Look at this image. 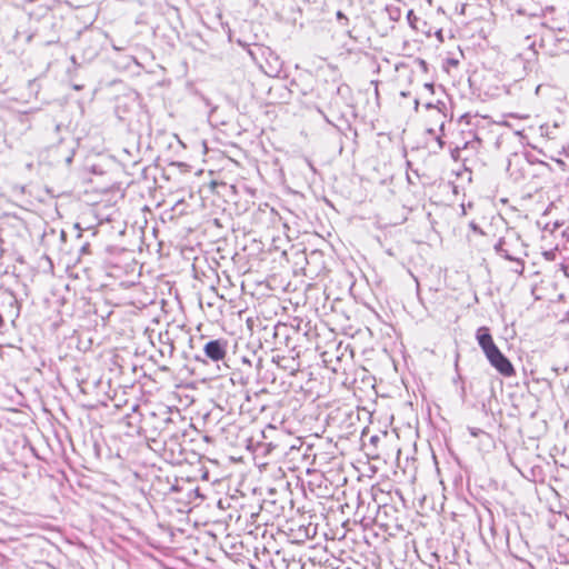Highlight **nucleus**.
Returning a JSON list of instances; mask_svg holds the SVG:
<instances>
[{"instance_id": "obj_1", "label": "nucleus", "mask_w": 569, "mask_h": 569, "mask_svg": "<svg viewBox=\"0 0 569 569\" xmlns=\"http://www.w3.org/2000/svg\"><path fill=\"white\" fill-rule=\"evenodd\" d=\"M476 338L488 361L499 373L505 377H511L516 373L510 360L499 350V348L493 342L490 330L487 327H480L477 330Z\"/></svg>"}, {"instance_id": "obj_2", "label": "nucleus", "mask_w": 569, "mask_h": 569, "mask_svg": "<svg viewBox=\"0 0 569 569\" xmlns=\"http://www.w3.org/2000/svg\"><path fill=\"white\" fill-rule=\"evenodd\" d=\"M495 251L506 260L516 262L517 266L515 271L522 273L523 261L521 260V254L523 253V250L521 240L518 236L511 234L500 238L495 244Z\"/></svg>"}, {"instance_id": "obj_3", "label": "nucleus", "mask_w": 569, "mask_h": 569, "mask_svg": "<svg viewBox=\"0 0 569 569\" xmlns=\"http://www.w3.org/2000/svg\"><path fill=\"white\" fill-rule=\"evenodd\" d=\"M274 435L277 436L276 439L266 443L268 446V450L269 451L278 449L281 453H287V449L288 448H290V449H295L296 448L295 445L288 446L286 443V440L289 439L290 436L284 433L282 430H279L274 426L269 425L262 431V437L266 440L269 439V438H274Z\"/></svg>"}, {"instance_id": "obj_4", "label": "nucleus", "mask_w": 569, "mask_h": 569, "mask_svg": "<svg viewBox=\"0 0 569 569\" xmlns=\"http://www.w3.org/2000/svg\"><path fill=\"white\" fill-rule=\"evenodd\" d=\"M228 341L224 339L209 340L204 347V356L211 361L223 360L227 356Z\"/></svg>"}, {"instance_id": "obj_5", "label": "nucleus", "mask_w": 569, "mask_h": 569, "mask_svg": "<svg viewBox=\"0 0 569 569\" xmlns=\"http://www.w3.org/2000/svg\"><path fill=\"white\" fill-rule=\"evenodd\" d=\"M297 333L296 329L287 323H277L273 327V339L276 346H284L287 348H293L291 346V335Z\"/></svg>"}, {"instance_id": "obj_6", "label": "nucleus", "mask_w": 569, "mask_h": 569, "mask_svg": "<svg viewBox=\"0 0 569 569\" xmlns=\"http://www.w3.org/2000/svg\"><path fill=\"white\" fill-rule=\"evenodd\" d=\"M159 353L161 357H168L171 358L174 352V346L173 342L169 336V332H160L159 333Z\"/></svg>"}, {"instance_id": "obj_7", "label": "nucleus", "mask_w": 569, "mask_h": 569, "mask_svg": "<svg viewBox=\"0 0 569 569\" xmlns=\"http://www.w3.org/2000/svg\"><path fill=\"white\" fill-rule=\"evenodd\" d=\"M426 108L435 111V117L440 118V120H441L440 121V130L442 131L445 128V119H446V114L442 111V109L446 108L445 103L441 101H438L437 104L429 102L426 104Z\"/></svg>"}, {"instance_id": "obj_8", "label": "nucleus", "mask_w": 569, "mask_h": 569, "mask_svg": "<svg viewBox=\"0 0 569 569\" xmlns=\"http://www.w3.org/2000/svg\"><path fill=\"white\" fill-rule=\"evenodd\" d=\"M8 295H9V302L8 303H9L10 307H14L16 308V310H17L16 311V317H18L19 316V311H20L19 301H18L17 297L13 295L12 291H9Z\"/></svg>"}, {"instance_id": "obj_9", "label": "nucleus", "mask_w": 569, "mask_h": 569, "mask_svg": "<svg viewBox=\"0 0 569 569\" xmlns=\"http://www.w3.org/2000/svg\"><path fill=\"white\" fill-rule=\"evenodd\" d=\"M336 18L340 26H342V27L348 26L349 19L346 17V14L342 11L338 10L336 13Z\"/></svg>"}, {"instance_id": "obj_10", "label": "nucleus", "mask_w": 569, "mask_h": 569, "mask_svg": "<svg viewBox=\"0 0 569 569\" xmlns=\"http://www.w3.org/2000/svg\"><path fill=\"white\" fill-rule=\"evenodd\" d=\"M489 530H490V533H491L493 540L496 541V539L498 538V531H497V527H496L493 520L491 521Z\"/></svg>"}, {"instance_id": "obj_11", "label": "nucleus", "mask_w": 569, "mask_h": 569, "mask_svg": "<svg viewBox=\"0 0 569 569\" xmlns=\"http://www.w3.org/2000/svg\"><path fill=\"white\" fill-rule=\"evenodd\" d=\"M139 422V417L137 415H130L129 416V425H137Z\"/></svg>"}, {"instance_id": "obj_12", "label": "nucleus", "mask_w": 569, "mask_h": 569, "mask_svg": "<svg viewBox=\"0 0 569 569\" xmlns=\"http://www.w3.org/2000/svg\"><path fill=\"white\" fill-rule=\"evenodd\" d=\"M272 360H273V362H276L279 367H282L283 365L281 363V361H282V360H286V359H284L283 357H282V358H280L279 356H277V357H273V359H272ZM284 366H290V365H289V362H286V365H284Z\"/></svg>"}, {"instance_id": "obj_13", "label": "nucleus", "mask_w": 569, "mask_h": 569, "mask_svg": "<svg viewBox=\"0 0 569 569\" xmlns=\"http://www.w3.org/2000/svg\"><path fill=\"white\" fill-rule=\"evenodd\" d=\"M469 431H470V433H471L473 437H477V436H479L480 433H482V432H483L481 429H478V428H469Z\"/></svg>"}, {"instance_id": "obj_14", "label": "nucleus", "mask_w": 569, "mask_h": 569, "mask_svg": "<svg viewBox=\"0 0 569 569\" xmlns=\"http://www.w3.org/2000/svg\"><path fill=\"white\" fill-rule=\"evenodd\" d=\"M283 369L290 370L293 373L297 369L293 366H282Z\"/></svg>"}, {"instance_id": "obj_15", "label": "nucleus", "mask_w": 569, "mask_h": 569, "mask_svg": "<svg viewBox=\"0 0 569 569\" xmlns=\"http://www.w3.org/2000/svg\"><path fill=\"white\" fill-rule=\"evenodd\" d=\"M425 87L429 89L430 91H433V84L432 83H426Z\"/></svg>"}, {"instance_id": "obj_16", "label": "nucleus", "mask_w": 569, "mask_h": 569, "mask_svg": "<svg viewBox=\"0 0 569 569\" xmlns=\"http://www.w3.org/2000/svg\"><path fill=\"white\" fill-rule=\"evenodd\" d=\"M506 537H505V542L508 543V531L507 529L505 528L503 529V532H502Z\"/></svg>"}, {"instance_id": "obj_17", "label": "nucleus", "mask_w": 569, "mask_h": 569, "mask_svg": "<svg viewBox=\"0 0 569 569\" xmlns=\"http://www.w3.org/2000/svg\"><path fill=\"white\" fill-rule=\"evenodd\" d=\"M562 234H563V236H566V237H568V239H569V228H567L566 230H563V231H562Z\"/></svg>"}, {"instance_id": "obj_18", "label": "nucleus", "mask_w": 569, "mask_h": 569, "mask_svg": "<svg viewBox=\"0 0 569 569\" xmlns=\"http://www.w3.org/2000/svg\"><path fill=\"white\" fill-rule=\"evenodd\" d=\"M418 106H419V101L416 99V100H415V109H416V110L418 109Z\"/></svg>"}, {"instance_id": "obj_19", "label": "nucleus", "mask_w": 569, "mask_h": 569, "mask_svg": "<svg viewBox=\"0 0 569 569\" xmlns=\"http://www.w3.org/2000/svg\"><path fill=\"white\" fill-rule=\"evenodd\" d=\"M450 63L457 66L458 64V61L457 60H451Z\"/></svg>"}, {"instance_id": "obj_20", "label": "nucleus", "mask_w": 569, "mask_h": 569, "mask_svg": "<svg viewBox=\"0 0 569 569\" xmlns=\"http://www.w3.org/2000/svg\"><path fill=\"white\" fill-rule=\"evenodd\" d=\"M71 160H72V158H71V157H68V158H67V162H68V163H70V162H71Z\"/></svg>"}]
</instances>
